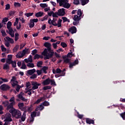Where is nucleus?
<instances>
[{
  "instance_id": "f257e3e1",
  "label": "nucleus",
  "mask_w": 125,
  "mask_h": 125,
  "mask_svg": "<svg viewBox=\"0 0 125 125\" xmlns=\"http://www.w3.org/2000/svg\"><path fill=\"white\" fill-rule=\"evenodd\" d=\"M42 55L44 56L43 57L44 60H47L48 59H50V58H52L53 57V55H54V52H49L47 53V50L46 48H45L44 51L42 53Z\"/></svg>"
},
{
  "instance_id": "f03ea898",
  "label": "nucleus",
  "mask_w": 125,
  "mask_h": 125,
  "mask_svg": "<svg viewBox=\"0 0 125 125\" xmlns=\"http://www.w3.org/2000/svg\"><path fill=\"white\" fill-rule=\"evenodd\" d=\"M57 2L59 3L60 6H63L64 8H70L71 4L68 3L69 0H57Z\"/></svg>"
},
{
  "instance_id": "7ed1b4c3",
  "label": "nucleus",
  "mask_w": 125,
  "mask_h": 125,
  "mask_svg": "<svg viewBox=\"0 0 125 125\" xmlns=\"http://www.w3.org/2000/svg\"><path fill=\"white\" fill-rule=\"evenodd\" d=\"M10 114H12L13 117H14L16 119H20L22 115L20 110H16L15 108L13 110H11Z\"/></svg>"
},
{
  "instance_id": "20e7f679",
  "label": "nucleus",
  "mask_w": 125,
  "mask_h": 125,
  "mask_svg": "<svg viewBox=\"0 0 125 125\" xmlns=\"http://www.w3.org/2000/svg\"><path fill=\"white\" fill-rule=\"evenodd\" d=\"M21 111H23V114L25 115H26L27 112L30 114L33 111V105L31 104L30 106H24Z\"/></svg>"
},
{
  "instance_id": "39448f33",
  "label": "nucleus",
  "mask_w": 125,
  "mask_h": 125,
  "mask_svg": "<svg viewBox=\"0 0 125 125\" xmlns=\"http://www.w3.org/2000/svg\"><path fill=\"white\" fill-rule=\"evenodd\" d=\"M0 89L2 91H7L10 89V87L8 84H3L0 86Z\"/></svg>"
},
{
  "instance_id": "423d86ee",
  "label": "nucleus",
  "mask_w": 125,
  "mask_h": 125,
  "mask_svg": "<svg viewBox=\"0 0 125 125\" xmlns=\"http://www.w3.org/2000/svg\"><path fill=\"white\" fill-rule=\"evenodd\" d=\"M81 18L78 17V15H74L73 18V20L74 21L73 22V25L74 26H77V25H79V23H80V20H81Z\"/></svg>"
},
{
  "instance_id": "0eeeda50",
  "label": "nucleus",
  "mask_w": 125,
  "mask_h": 125,
  "mask_svg": "<svg viewBox=\"0 0 125 125\" xmlns=\"http://www.w3.org/2000/svg\"><path fill=\"white\" fill-rule=\"evenodd\" d=\"M31 84L33 85L32 89L35 90V89H38V88H39V86H40L42 84L38 83L37 82L32 81L31 82Z\"/></svg>"
},
{
  "instance_id": "6e6552de",
  "label": "nucleus",
  "mask_w": 125,
  "mask_h": 125,
  "mask_svg": "<svg viewBox=\"0 0 125 125\" xmlns=\"http://www.w3.org/2000/svg\"><path fill=\"white\" fill-rule=\"evenodd\" d=\"M23 96H24V93H23L22 92H21L20 93L17 95L18 98L21 99V100H22V101L27 102V101H28V100Z\"/></svg>"
},
{
  "instance_id": "1a4fd4ad",
  "label": "nucleus",
  "mask_w": 125,
  "mask_h": 125,
  "mask_svg": "<svg viewBox=\"0 0 125 125\" xmlns=\"http://www.w3.org/2000/svg\"><path fill=\"white\" fill-rule=\"evenodd\" d=\"M5 119L4 122H12V119L11 118V114L9 113H6L5 115Z\"/></svg>"
},
{
  "instance_id": "9d476101",
  "label": "nucleus",
  "mask_w": 125,
  "mask_h": 125,
  "mask_svg": "<svg viewBox=\"0 0 125 125\" xmlns=\"http://www.w3.org/2000/svg\"><path fill=\"white\" fill-rule=\"evenodd\" d=\"M15 104H13V103H11L10 104H8L7 108H6V110L7 111H9V113H11V110L13 111V110H14V109H15L14 107H13V105H14Z\"/></svg>"
},
{
  "instance_id": "9b49d317",
  "label": "nucleus",
  "mask_w": 125,
  "mask_h": 125,
  "mask_svg": "<svg viewBox=\"0 0 125 125\" xmlns=\"http://www.w3.org/2000/svg\"><path fill=\"white\" fill-rule=\"evenodd\" d=\"M57 12L58 16H64L66 14L65 9L63 8L59 9Z\"/></svg>"
},
{
  "instance_id": "f8f14e48",
  "label": "nucleus",
  "mask_w": 125,
  "mask_h": 125,
  "mask_svg": "<svg viewBox=\"0 0 125 125\" xmlns=\"http://www.w3.org/2000/svg\"><path fill=\"white\" fill-rule=\"evenodd\" d=\"M78 64H79V60L76 59L74 62L69 63V68H72L74 66H76Z\"/></svg>"
},
{
  "instance_id": "ddd939ff",
  "label": "nucleus",
  "mask_w": 125,
  "mask_h": 125,
  "mask_svg": "<svg viewBox=\"0 0 125 125\" xmlns=\"http://www.w3.org/2000/svg\"><path fill=\"white\" fill-rule=\"evenodd\" d=\"M68 31L69 33H71V34H76L77 33V27L76 26H72L69 29Z\"/></svg>"
},
{
  "instance_id": "4468645a",
  "label": "nucleus",
  "mask_w": 125,
  "mask_h": 125,
  "mask_svg": "<svg viewBox=\"0 0 125 125\" xmlns=\"http://www.w3.org/2000/svg\"><path fill=\"white\" fill-rule=\"evenodd\" d=\"M62 59H63V62L68 64V63H70L71 62V59L68 58L67 56H62Z\"/></svg>"
},
{
  "instance_id": "2eb2a0df",
  "label": "nucleus",
  "mask_w": 125,
  "mask_h": 125,
  "mask_svg": "<svg viewBox=\"0 0 125 125\" xmlns=\"http://www.w3.org/2000/svg\"><path fill=\"white\" fill-rule=\"evenodd\" d=\"M36 69L33 68L32 69H29L27 70V75H29V76H32V75H33V74H35L36 73Z\"/></svg>"
},
{
  "instance_id": "dca6fc26",
  "label": "nucleus",
  "mask_w": 125,
  "mask_h": 125,
  "mask_svg": "<svg viewBox=\"0 0 125 125\" xmlns=\"http://www.w3.org/2000/svg\"><path fill=\"white\" fill-rule=\"evenodd\" d=\"M22 55L20 58L23 57V56H25V54H29V53H30V49L29 48H25V49L22 50Z\"/></svg>"
},
{
  "instance_id": "f3484780",
  "label": "nucleus",
  "mask_w": 125,
  "mask_h": 125,
  "mask_svg": "<svg viewBox=\"0 0 125 125\" xmlns=\"http://www.w3.org/2000/svg\"><path fill=\"white\" fill-rule=\"evenodd\" d=\"M50 78H49L44 80L42 83V84H43V85H48V84H50Z\"/></svg>"
},
{
  "instance_id": "a211bd4d",
  "label": "nucleus",
  "mask_w": 125,
  "mask_h": 125,
  "mask_svg": "<svg viewBox=\"0 0 125 125\" xmlns=\"http://www.w3.org/2000/svg\"><path fill=\"white\" fill-rule=\"evenodd\" d=\"M86 123L88 124V125H94V120L90 119L89 118H86Z\"/></svg>"
},
{
  "instance_id": "6ab92c4d",
  "label": "nucleus",
  "mask_w": 125,
  "mask_h": 125,
  "mask_svg": "<svg viewBox=\"0 0 125 125\" xmlns=\"http://www.w3.org/2000/svg\"><path fill=\"white\" fill-rule=\"evenodd\" d=\"M43 14H44V12L40 11V12H37L35 14V16H36V17H37L38 18L39 17H42L43 16Z\"/></svg>"
},
{
  "instance_id": "aec40b11",
  "label": "nucleus",
  "mask_w": 125,
  "mask_h": 125,
  "mask_svg": "<svg viewBox=\"0 0 125 125\" xmlns=\"http://www.w3.org/2000/svg\"><path fill=\"white\" fill-rule=\"evenodd\" d=\"M65 71H66L65 68L62 70L60 68H58L56 69V74H62V73H65Z\"/></svg>"
},
{
  "instance_id": "412c9836",
  "label": "nucleus",
  "mask_w": 125,
  "mask_h": 125,
  "mask_svg": "<svg viewBox=\"0 0 125 125\" xmlns=\"http://www.w3.org/2000/svg\"><path fill=\"white\" fill-rule=\"evenodd\" d=\"M11 26H12V23L11 21H8L7 23V28L9 31H10L11 29L13 30Z\"/></svg>"
},
{
  "instance_id": "4be33fe9",
  "label": "nucleus",
  "mask_w": 125,
  "mask_h": 125,
  "mask_svg": "<svg viewBox=\"0 0 125 125\" xmlns=\"http://www.w3.org/2000/svg\"><path fill=\"white\" fill-rule=\"evenodd\" d=\"M80 3L82 5H85L89 2V0H80Z\"/></svg>"
},
{
  "instance_id": "5701e85b",
  "label": "nucleus",
  "mask_w": 125,
  "mask_h": 125,
  "mask_svg": "<svg viewBox=\"0 0 125 125\" xmlns=\"http://www.w3.org/2000/svg\"><path fill=\"white\" fill-rule=\"evenodd\" d=\"M19 108L21 111L23 110V108H24V104L23 103H19L18 104Z\"/></svg>"
},
{
  "instance_id": "b1692460",
  "label": "nucleus",
  "mask_w": 125,
  "mask_h": 125,
  "mask_svg": "<svg viewBox=\"0 0 125 125\" xmlns=\"http://www.w3.org/2000/svg\"><path fill=\"white\" fill-rule=\"evenodd\" d=\"M77 15L78 17L79 18H81L82 19V15H83V13L82 12V10H81V9H79L77 10Z\"/></svg>"
},
{
  "instance_id": "393cba45",
  "label": "nucleus",
  "mask_w": 125,
  "mask_h": 125,
  "mask_svg": "<svg viewBox=\"0 0 125 125\" xmlns=\"http://www.w3.org/2000/svg\"><path fill=\"white\" fill-rule=\"evenodd\" d=\"M9 35H10L12 38H14V31H13V29H10L9 30Z\"/></svg>"
},
{
  "instance_id": "a878e982",
  "label": "nucleus",
  "mask_w": 125,
  "mask_h": 125,
  "mask_svg": "<svg viewBox=\"0 0 125 125\" xmlns=\"http://www.w3.org/2000/svg\"><path fill=\"white\" fill-rule=\"evenodd\" d=\"M9 104V102L8 101H5L4 102H2V105H3L4 107H6Z\"/></svg>"
},
{
  "instance_id": "bb28decb",
  "label": "nucleus",
  "mask_w": 125,
  "mask_h": 125,
  "mask_svg": "<svg viewBox=\"0 0 125 125\" xmlns=\"http://www.w3.org/2000/svg\"><path fill=\"white\" fill-rule=\"evenodd\" d=\"M65 72H62L61 74H56L55 75V78H59V77H64L65 76Z\"/></svg>"
},
{
  "instance_id": "cd10ccee",
  "label": "nucleus",
  "mask_w": 125,
  "mask_h": 125,
  "mask_svg": "<svg viewBox=\"0 0 125 125\" xmlns=\"http://www.w3.org/2000/svg\"><path fill=\"white\" fill-rule=\"evenodd\" d=\"M18 49H19V45H16L14 48L13 49V52H17L18 51Z\"/></svg>"
},
{
  "instance_id": "c85d7f7f",
  "label": "nucleus",
  "mask_w": 125,
  "mask_h": 125,
  "mask_svg": "<svg viewBox=\"0 0 125 125\" xmlns=\"http://www.w3.org/2000/svg\"><path fill=\"white\" fill-rule=\"evenodd\" d=\"M3 70H9V65L7 63H5L3 64Z\"/></svg>"
},
{
  "instance_id": "c756f323",
  "label": "nucleus",
  "mask_w": 125,
  "mask_h": 125,
  "mask_svg": "<svg viewBox=\"0 0 125 125\" xmlns=\"http://www.w3.org/2000/svg\"><path fill=\"white\" fill-rule=\"evenodd\" d=\"M62 20L59 19L58 21V27L60 28V27H62Z\"/></svg>"
},
{
  "instance_id": "7c9ffc66",
  "label": "nucleus",
  "mask_w": 125,
  "mask_h": 125,
  "mask_svg": "<svg viewBox=\"0 0 125 125\" xmlns=\"http://www.w3.org/2000/svg\"><path fill=\"white\" fill-rule=\"evenodd\" d=\"M62 19L63 23H65V22H68L69 23L70 22V20L68 19L66 17H63L62 18Z\"/></svg>"
},
{
  "instance_id": "2f4dec72",
  "label": "nucleus",
  "mask_w": 125,
  "mask_h": 125,
  "mask_svg": "<svg viewBox=\"0 0 125 125\" xmlns=\"http://www.w3.org/2000/svg\"><path fill=\"white\" fill-rule=\"evenodd\" d=\"M17 80V78L14 76L12 77V79L10 80V83H15Z\"/></svg>"
},
{
  "instance_id": "473e14b6",
  "label": "nucleus",
  "mask_w": 125,
  "mask_h": 125,
  "mask_svg": "<svg viewBox=\"0 0 125 125\" xmlns=\"http://www.w3.org/2000/svg\"><path fill=\"white\" fill-rule=\"evenodd\" d=\"M50 83L51 85H56V83H55L54 79H50Z\"/></svg>"
},
{
  "instance_id": "72a5a7b5",
  "label": "nucleus",
  "mask_w": 125,
  "mask_h": 125,
  "mask_svg": "<svg viewBox=\"0 0 125 125\" xmlns=\"http://www.w3.org/2000/svg\"><path fill=\"white\" fill-rule=\"evenodd\" d=\"M26 68H27V66H26V64H25V62H23L22 63L21 69H22L23 70H25Z\"/></svg>"
},
{
  "instance_id": "f704fd0d",
  "label": "nucleus",
  "mask_w": 125,
  "mask_h": 125,
  "mask_svg": "<svg viewBox=\"0 0 125 125\" xmlns=\"http://www.w3.org/2000/svg\"><path fill=\"white\" fill-rule=\"evenodd\" d=\"M73 4L75 5H79L81 4V2H80V0H73Z\"/></svg>"
},
{
  "instance_id": "c9c22d12",
  "label": "nucleus",
  "mask_w": 125,
  "mask_h": 125,
  "mask_svg": "<svg viewBox=\"0 0 125 125\" xmlns=\"http://www.w3.org/2000/svg\"><path fill=\"white\" fill-rule=\"evenodd\" d=\"M19 39V34L18 33H16L15 34V42H17Z\"/></svg>"
},
{
  "instance_id": "e433bc0d",
  "label": "nucleus",
  "mask_w": 125,
  "mask_h": 125,
  "mask_svg": "<svg viewBox=\"0 0 125 125\" xmlns=\"http://www.w3.org/2000/svg\"><path fill=\"white\" fill-rule=\"evenodd\" d=\"M21 118V122H25V120H26V114L23 113L22 116Z\"/></svg>"
},
{
  "instance_id": "4c0bfd02",
  "label": "nucleus",
  "mask_w": 125,
  "mask_h": 125,
  "mask_svg": "<svg viewBox=\"0 0 125 125\" xmlns=\"http://www.w3.org/2000/svg\"><path fill=\"white\" fill-rule=\"evenodd\" d=\"M27 67H30V68H34L35 67V64L33 63H28L26 64Z\"/></svg>"
},
{
  "instance_id": "58836bf2",
  "label": "nucleus",
  "mask_w": 125,
  "mask_h": 125,
  "mask_svg": "<svg viewBox=\"0 0 125 125\" xmlns=\"http://www.w3.org/2000/svg\"><path fill=\"white\" fill-rule=\"evenodd\" d=\"M42 105H43V106H49L50 104L47 101H45L42 103Z\"/></svg>"
},
{
  "instance_id": "ea45409f",
  "label": "nucleus",
  "mask_w": 125,
  "mask_h": 125,
  "mask_svg": "<svg viewBox=\"0 0 125 125\" xmlns=\"http://www.w3.org/2000/svg\"><path fill=\"white\" fill-rule=\"evenodd\" d=\"M44 46L45 47H49L51 46V44L48 42H46L44 43Z\"/></svg>"
},
{
  "instance_id": "a19ab883",
  "label": "nucleus",
  "mask_w": 125,
  "mask_h": 125,
  "mask_svg": "<svg viewBox=\"0 0 125 125\" xmlns=\"http://www.w3.org/2000/svg\"><path fill=\"white\" fill-rule=\"evenodd\" d=\"M30 23L29 24V28H33V27H35V22H33L32 21H31V20H30Z\"/></svg>"
},
{
  "instance_id": "79ce46f5",
  "label": "nucleus",
  "mask_w": 125,
  "mask_h": 125,
  "mask_svg": "<svg viewBox=\"0 0 125 125\" xmlns=\"http://www.w3.org/2000/svg\"><path fill=\"white\" fill-rule=\"evenodd\" d=\"M25 16H26V17H30L31 16H33V15H34V13H26L25 14Z\"/></svg>"
},
{
  "instance_id": "37998d69",
  "label": "nucleus",
  "mask_w": 125,
  "mask_h": 125,
  "mask_svg": "<svg viewBox=\"0 0 125 125\" xmlns=\"http://www.w3.org/2000/svg\"><path fill=\"white\" fill-rule=\"evenodd\" d=\"M37 77H38V75L36 74H33L30 76V79H32V80H34L35 79H37Z\"/></svg>"
},
{
  "instance_id": "c03bdc74",
  "label": "nucleus",
  "mask_w": 125,
  "mask_h": 125,
  "mask_svg": "<svg viewBox=\"0 0 125 125\" xmlns=\"http://www.w3.org/2000/svg\"><path fill=\"white\" fill-rule=\"evenodd\" d=\"M22 55H23V53H21L20 52L19 53H18L17 55H16V57L17 58H22V57H21V56H22Z\"/></svg>"
},
{
  "instance_id": "a18cd8bd",
  "label": "nucleus",
  "mask_w": 125,
  "mask_h": 125,
  "mask_svg": "<svg viewBox=\"0 0 125 125\" xmlns=\"http://www.w3.org/2000/svg\"><path fill=\"white\" fill-rule=\"evenodd\" d=\"M42 70L43 71V72L45 74H46V73H47L46 70H48V67H47V66H43L42 67Z\"/></svg>"
},
{
  "instance_id": "49530a36",
  "label": "nucleus",
  "mask_w": 125,
  "mask_h": 125,
  "mask_svg": "<svg viewBox=\"0 0 125 125\" xmlns=\"http://www.w3.org/2000/svg\"><path fill=\"white\" fill-rule=\"evenodd\" d=\"M40 5L41 7H42V8H45V7H47V4H46V3H40Z\"/></svg>"
},
{
  "instance_id": "de8ad7c7",
  "label": "nucleus",
  "mask_w": 125,
  "mask_h": 125,
  "mask_svg": "<svg viewBox=\"0 0 125 125\" xmlns=\"http://www.w3.org/2000/svg\"><path fill=\"white\" fill-rule=\"evenodd\" d=\"M41 65H42V61L38 62L37 64V67H38L39 68H41V67H42Z\"/></svg>"
},
{
  "instance_id": "09e8293b",
  "label": "nucleus",
  "mask_w": 125,
  "mask_h": 125,
  "mask_svg": "<svg viewBox=\"0 0 125 125\" xmlns=\"http://www.w3.org/2000/svg\"><path fill=\"white\" fill-rule=\"evenodd\" d=\"M48 23L50 25H51V24L52 25V24L55 23V21H54V20L51 21V19H50L48 20Z\"/></svg>"
},
{
  "instance_id": "8fccbe9b",
  "label": "nucleus",
  "mask_w": 125,
  "mask_h": 125,
  "mask_svg": "<svg viewBox=\"0 0 125 125\" xmlns=\"http://www.w3.org/2000/svg\"><path fill=\"white\" fill-rule=\"evenodd\" d=\"M14 5L15 7H20V6H21V4L19 2H15Z\"/></svg>"
},
{
  "instance_id": "3c124183",
  "label": "nucleus",
  "mask_w": 125,
  "mask_h": 125,
  "mask_svg": "<svg viewBox=\"0 0 125 125\" xmlns=\"http://www.w3.org/2000/svg\"><path fill=\"white\" fill-rule=\"evenodd\" d=\"M66 57L67 58H71V57H73V53L72 52L68 53Z\"/></svg>"
},
{
  "instance_id": "603ef678",
  "label": "nucleus",
  "mask_w": 125,
  "mask_h": 125,
  "mask_svg": "<svg viewBox=\"0 0 125 125\" xmlns=\"http://www.w3.org/2000/svg\"><path fill=\"white\" fill-rule=\"evenodd\" d=\"M15 99V98H14V97H13L11 98L9 101V102H11V103H13V104H15V101H14Z\"/></svg>"
},
{
  "instance_id": "864d4df0",
  "label": "nucleus",
  "mask_w": 125,
  "mask_h": 125,
  "mask_svg": "<svg viewBox=\"0 0 125 125\" xmlns=\"http://www.w3.org/2000/svg\"><path fill=\"white\" fill-rule=\"evenodd\" d=\"M51 89V86H44L43 88V90H47L48 89Z\"/></svg>"
},
{
  "instance_id": "5fc2aeb1",
  "label": "nucleus",
  "mask_w": 125,
  "mask_h": 125,
  "mask_svg": "<svg viewBox=\"0 0 125 125\" xmlns=\"http://www.w3.org/2000/svg\"><path fill=\"white\" fill-rule=\"evenodd\" d=\"M12 64V66L13 67V68H16V61H13V62H12V63H11Z\"/></svg>"
},
{
  "instance_id": "6e6d98bb",
  "label": "nucleus",
  "mask_w": 125,
  "mask_h": 125,
  "mask_svg": "<svg viewBox=\"0 0 125 125\" xmlns=\"http://www.w3.org/2000/svg\"><path fill=\"white\" fill-rule=\"evenodd\" d=\"M61 45L63 48H65V47H67V44L66 43H65L64 42H62L61 43Z\"/></svg>"
},
{
  "instance_id": "4d7b16f0",
  "label": "nucleus",
  "mask_w": 125,
  "mask_h": 125,
  "mask_svg": "<svg viewBox=\"0 0 125 125\" xmlns=\"http://www.w3.org/2000/svg\"><path fill=\"white\" fill-rule=\"evenodd\" d=\"M36 115H37V112H36V111H33L31 114V117L32 118H35V117H36Z\"/></svg>"
},
{
  "instance_id": "13d9d810",
  "label": "nucleus",
  "mask_w": 125,
  "mask_h": 125,
  "mask_svg": "<svg viewBox=\"0 0 125 125\" xmlns=\"http://www.w3.org/2000/svg\"><path fill=\"white\" fill-rule=\"evenodd\" d=\"M8 18H4L2 21V22L4 23V24H6L5 22H7L8 21Z\"/></svg>"
},
{
  "instance_id": "bf43d9fd",
  "label": "nucleus",
  "mask_w": 125,
  "mask_h": 125,
  "mask_svg": "<svg viewBox=\"0 0 125 125\" xmlns=\"http://www.w3.org/2000/svg\"><path fill=\"white\" fill-rule=\"evenodd\" d=\"M0 48L3 52L6 51V48H5L3 45L0 46Z\"/></svg>"
},
{
  "instance_id": "052dcab7",
  "label": "nucleus",
  "mask_w": 125,
  "mask_h": 125,
  "mask_svg": "<svg viewBox=\"0 0 125 125\" xmlns=\"http://www.w3.org/2000/svg\"><path fill=\"white\" fill-rule=\"evenodd\" d=\"M15 13H16V11H11L9 13V15L10 16H13V15L14 14H15Z\"/></svg>"
},
{
  "instance_id": "680f3d73",
  "label": "nucleus",
  "mask_w": 125,
  "mask_h": 125,
  "mask_svg": "<svg viewBox=\"0 0 125 125\" xmlns=\"http://www.w3.org/2000/svg\"><path fill=\"white\" fill-rule=\"evenodd\" d=\"M0 80H1L3 83H8V80L6 78L3 79L2 77L0 78Z\"/></svg>"
},
{
  "instance_id": "e2e57ef3",
  "label": "nucleus",
  "mask_w": 125,
  "mask_h": 125,
  "mask_svg": "<svg viewBox=\"0 0 125 125\" xmlns=\"http://www.w3.org/2000/svg\"><path fill=\"white\" fill-rule=\"evenodd\" d=\"M13 61H12V60H10L8 59H6V64H10L12 63Z\"/></svg>"
},
{
  "instance_id": "0e129e2a",
  "label": "nucleus",
  "mask_w": 125,
  "mask_h": 125,
  "mask_svg": "<svg viewBox=\"0 0 125 125\" xmlns=\"http://www.w3.org/2000/svg\"><path fill=\"white\" fill-rule=\"evenodd\" d=\"M5 45L7 47H9V46H10V43H9V42H8V41H6V40H5Z\"/></svg>"
},
{
  "instance_id": "69168bd1",
  "label": "nucleus",
  "mask_w": 125,
  "mask_h": 125,
  "mask_svg": "<svg viewBox=\"0 0 125 125\" xmlns=\"http://www.w3.org/2000/svg\"><path fill=\"white\" fill-rule=\"evenodd\" d=\"M38 53V50L37 49H34L32 51L31 54L32 55H35V54H37Z\"/></svg>"
},
{
  "instance_id": "338daca9",
  "label": "nucleus",
  "mask_w": 125,
  "mask_h": 125,
  "mask_svg": "<svg viewBox=\"0 0 125 125\" xmlns=\"http://www.w3.org/2000/svg\"><path fill=\"white\" fill-rule=\"evenodd\" d=\"M40 58V55L36 54L35 55L34 59V60H36V59H39Z\"/></svg>"
},
{
  "instance_id": "774afa93",
  "label": "nucleus",
  "mask_w": 125,
  "mask_h": 125,
  "mask_svg": "<svg viewBox=\"0 0 125 125\" xmlns=\"http://www.w3.org/2000/svg\"><path fill=\"white\" fill-rule=\"evenodd\" d=\"M121 117H122L123 120H125V112L120 114Z\"/></svg>"
}]
</instances>
